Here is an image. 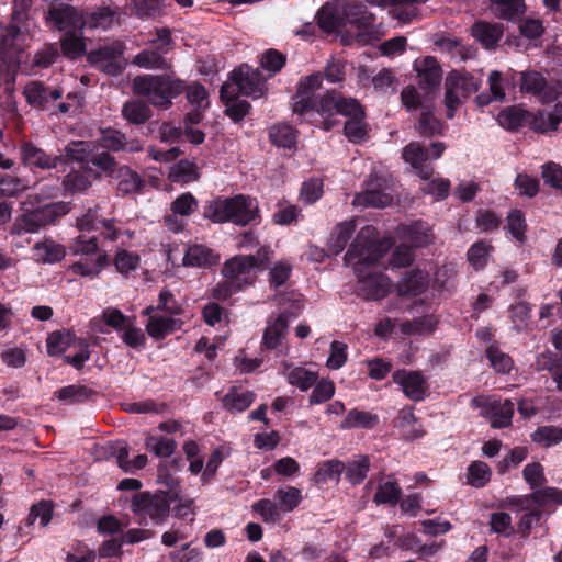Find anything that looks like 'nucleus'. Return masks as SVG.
Segmentation results:
<instances>
[{"mask_svg":"<svg viewBox=\"0 0 562 562\" xmlns=\"http://www.w3.org/2000/svg\"><path fill=\"white\" fill-rule=\"evenodd\" d=\"M132 87L135 94L146 98L151 105L160 110H167L171 105V100L184 89L180 79L169 75L137 76L133 79Z\"/></svg>","mask_w":562,"mask_h":562,"instance_id":"nucleus-1","label":"nucleus"},{"mask_svg":"<svg viewBox=\"0 0 562 562\" xmlns=\"http://www.w3.org/2000/svg\"><path fill=\"white\" fill-rule=\"evenodd\" d=\"M270 261V250L267 247L258 249L256 255H239L228 259L222 269L225 279L232 280L237 288H244L255 282L257 272Z\"/></svg>","mask_w":562,"mask_h":562,"instance_id":"nucleus-2","label":"nucleus"},{"mask_svg":"<svg viewBox=\"0 0 562 562\" xmlns=\"http://www.w3.org/2000/svg\"><path fill=\"white\" fill-rule=\"evenodd\" d=\"M257 216V207L252 201L244 195L231 199H217L210 203L205 210V217L214 223L233 222L237 225H247Z\"/></svg>","mask_w":562,"mask_h":562,"instance_id":"nucleus-3","label":"nucleus"},{"mask_svg":"<svg viewBox=\"0 0 562 562\" xmlns=\"http://www.w3.org/2000/svg\"><path fill=\"white\" fill-rule=\"evenodd\" d=\"M374 234L375 229L372 226L361 228L346 252L345 261L355 266V269L358 267L366 269V266L382 258L390 245L378 241Z\"/></svg>","mask_w":562,"mask_h":562,"instance_id":"nucleus-4","label":"nucleus"},{"mask_svg":"<svg viewBox=\"0 0 562 562\" xmlns=\"http://www.w3.org/2000/svg\"><path fill=\"white\" fill-rule=\"evenodd\" d=\"M480 82L468 72L451 71L445 81V108L448 119H453L456 111L471 94L479 90Z\"/></svg>","mask_w":562,"mask_h":562,"instance_id":"nucleus-5","label":"nucleus"},{"mask_svg":"<svg viewBox=\"0 0 562 562\" xmlns=\"http://www.w3.org/2000/svg\"><path fill=\"white\" fill-rule=\"evenodd\" d=\"M67 206L63 203H52L38 209L26 211L18 216L11 226V234L21 236L34 234L42 227L54 223L59 216L67 213Z\"/></svg>","mask_w":562,"mask_h":562,"instance_id":"nucleus-6","label":"nucleus"},{"mask_svg":"<svg viewBox=\"0 0 562 562\" xmlns=\"http://www.w3.org/2000/svg\"><path fill=\"white\" fill-rule=\"evenodd\" d=\"M170 502L171 498L166 492H142L132 497L131 508L140 518L148 517L155 524H161L169 516Z\"/></svg>","mask_w":562,"mask_h":562,"instance_id":"nucleus-7","label":"nucleus"},{"mask_svg":"<svg viewBox=\"0 0 562 562\" xmlns=\"http://www.w3.org/2000/svg\"><path fill=\"white\" fill-rule=\"evenodd\" d=\"M124 48L123 43L114 42L90 52L87 59L102 72L117 76L126 66V60L123 57Z\"/></svg>","mask_w":562,"mask_h":562,"instance_id":"nucleus-8","label":"nucleus"},{"mask_svg":"<svg viewBox=\"0 0 562 562\" xmlns=\"http://www.w3.org/2000/svg\"><path fill=\"white\" fill-rule=\"evenodd\" d=\"M229 80V83L236 89V93L240 92L254 99L263 97L267 91L265 78L260 71L246 64L232 71Z\"/></svg>","mask_w":562,"mask_h":562,"instance_id":"nucleus-9","label":"nucleus"},{"mask_svg":"<svg viewBox=\"0 0 562 562\" xmlns=\"http://www.w3.org/2000/svg\"><path fill=\"white\" fill-rule=\"evenodd\" d=\"M358 276L357 293L364 300H382L391 291L392 282L389 277L381 272L366 271V269L356 268Z\"/></svg>","mask_w":562,"mask_h":562,"instance_id":"nucleus-10","label":"nucleus"},{"mask_svg":"<svg viewBox=\"0 0 562 562\" xmlns=\"http://www.w3.org/2000/svg\"><path fill=\"white\" fill-rule=\"evenodd\" d=\"M473 406L481 408V415L490 418L492 428H506L510 426L514 415V404L506 400L499 403L486 396H477L472 400Z\"/></svg>","mask_w":562,"mask_h":562,"instance_id":"nucleus-11","label":"nucleus"},{"mask_svg":"<svg viewBox=\"0 0 562 562\" xmlns=\"http://www.w3.org/2000/svg\"><path fill=\"white\" fill-rule=\"evenodd\" d=\"M520 91L532 94L541 103H550L558 99V87L550 85L546 78L536 70H527L520 74Z\"/></svg>","mask_w":562,"mask_h":562,"instance_id":"nucleus-12","label":"nucleus"},{"mask_svg":"<svg viewBox=\"0 0 562 562\" xmlns=\"http://www.w3.org/2000/svg\"><path fill=\"white\" fill-rule=\"evenodd\" d=\"M26 35L18 27L10 26L0 42V59L9 67L19 66L24 58V42Z\"/></svg>","mask_w":562,"mask_h":562,"instance_id":"nucleus-13","label":"nucleus"},{"mask_svg":"<svg viewBox=\"0 0 562 562\" xmlns=\"http://www.w3.org/2000/svg\"><path fill=\"white\" fill-rule=\"evenodd\" d=\"M322 82L323 75L321 72L312 74L300 80L293 103L295 113L304 114L314 109V93L322 88Z\"/></svg>","mask_w":562,"mask_h":562,"instance_id":"nucleus-14","label":"nucleus"},{"mask_svg":"<svg viewBox=\"0 0 562 562\" xmlns=\"http://www.w3.org/2000/svg\"><path fill=\"white\" fill-rule=\"evenodd\" d=\"M48 16L56 29L67 34L82 30L87 23L85 18L70 5L52 8L48 12Z\"/></svg>","mask_w":562,"mask_h":562,"instance_id":"nucleus-15","label":"nucleus"},{"mask_svg":"<svg viewBox=\"0 0 562 562\" xmlns=\"http://www.w3.org/2000/svg\"><path fill=\"white\" fill-rule=\"evenodd\" d=\"M392 378L409 400L420 401L424 398L426 380L419 371L397 370L393 373Z\"/></svg>","mask_w":562,"mask_h":562,"instance_id":"nucleus-16","label":"nucleus"},{"mask_svg":"<svg viewBox=\"0 0 562 562\" xmlns=\"http://www.w3.org/2000/svg\"><path fill=\"white\" fill-rule=\"evenodd\" d=\"M418 77V86L424 90H435L442 78V69L436 58L428 56L415 65Z\"/></svg>","mask_w":562,"mask_h":562,"instance_id":"nucleus-17","label":"nucleus"},{"mask_svg":"<svg viewBox=\"0 0 562 562\" xmlns=\"http://www.w3.org/2000/svg\"><path fill=\"white\" fill-rule=\"evenodd\" d=\"M21 155L24 164L40 169H53L60 162H64L61 156L47 154L44 149L36 147L32 143H25L21 146Z\"/></svg>","mask_w":562,"mask_h":562,"instance_id":"nucleus-18","label":"nucleus"},{"mask_svg":"<svg viewBox=\"0 0 562 562\" xmlns=\"http://www.w3.org/2000/svg\"><path fill=\"white\" fill-rule=\"evenodd\" d=\"M429 285V273L419 268L413 269L404 274L398 281L396 289L398 295L416 296L424 293Z\"/></svg>","mask_w":562,"mask_h":562,"instance_id":"nucleus-19","label":"nucleus"},{"mask_svg":"<svg viewBox=\"0 0 562 562\" xmlns=\"http://www.w3.org/2000/svg\"><path fill=\"white\" fill-rule=\"evenodd\" d=\"M23 94L27 103L33 106L46 109L49 102L55 101L61 97L58 89H48L40 81H32L24 88Z\"/></svg>","mask_w":562,"mask_h":562,"instance_id":"nucleus-20","label":"nucleus"},{"mask_svg":"<svg viewBox=\"0 0 562 562\" xmlns=\"http://www.w3.org/2000/svg\"><path fill=\"white\" fill-rule=\"evenodd\" d=\"M236 89L229 82L221 88V98L226 102V114L235 122L241 121L250 110V103L246 100L235 99Z\"/></svg>","mask_w":562,"mask_h":562,"instance_id":"nucleus-21","label":"nucleus"},{"mask_svg":"<svg viewBox=\"0 0 562 562\" xmlns=\"http://www.w3.org/2000/svg\"><path fill=\"white\" fill-rule=\"evenodd\" d=\"M472 35L485 48H494L498 41L502 38L504 27L499 23H490L486 21H479L472 25Z\"/></svg>","mask_w":562,"mask_h":562,"instance_id":"nucleus-22","label":"nucleus"},{"mask_svg":"<svg viewBox=\"0 0 562 562\" xmlns=\"http://www.w3.org/2000/svg\"><path fill=\"white\" fill-rule=\"evenodd\" d=\"M337 108L338 101L336 91H327L319 98L318 102L315 101V106L313 110H315L323 119L322 125L324 130L328 131L338 124V120L335 119V116L338 114Z\"/></svg>","mask_w":562,"mask_h":562,"instance_id":"nucleus-23","label":"nucleus"},{"mask_svg":"<svg viewBox=\"0 0 562 562\" xmlns=\"http://www.w3.org/2000/svg\"><path fill=\"white\" fill-rule=\"evenodd\" d=\"M218 262V256L202 245H193L188 248L183 257L187 267L207 268Z\"/></svg>","mask_w":562,"mask_h":562,"instance_id":"nucleus-24","label":"nucleus"},{"mask_svg":"<svg viewBox=\"0 0 562 562\" xmlns=\"http://www.w3.org/2000/svg\"><path fill=\"white\" fill-rule=\"evenodd\" d=\"M353 221H346L337 224L330 233L327 241L328 251L333 255L340 254L355 233Z\"/></svg>","mask_w":562,"mask_h":562,"instance_id":"nucleus-25","label":"nucleus"},{"mask_svg":"<svg viewBox=\"0 0 562 562\" xmlns=\"http://www.w3.org/2000/svg\"><path fill=\"white\" fill-rule=\"evenodd\" d=\"M32 250L34 259L42 263H54L65 257L64 247L49 239L36 243Z\"/></svg>","mask_w":562,"mask_h":562,"instance_id":"nucleus-26","label":"nucleus"},{"mask_svg":"<svg viewBox=\"0 0 562 562\" xmlns=\"http://www.w3.org/2000/svg\"><path fill=\"white\" fill-rule=\"evenodd\" d=\"M283 374L290 384L297 386L302 391H307L317 381V374L302 367H294L286 362L283 363Z\"/></svg>","mask_w":562,"mask_h":562,"instance_id":"nucleus-27","label":"nucleus"},{"mask_svg":"<svg viewBox=\"0 0 562 562\" xmlns=\"http://www.w3.org/2000/svg\"><path fill=\"white\" fill-rule=\"evenodd\" d=\"M165 54L156 46L144 49L134 57L133 64L148 69H170L171 63L164 57Z\"/></svg>","mask_w":562,"mask_h":562,"instance_id":"nucleus-28","label":"nucleus"},{"mask_svg":"<svg viewBox=\"0 0 562 562\" xmlns=\"http://www.w3.org/2000/svg\"><path fill=\"white\" fill-rule=\"evenodd\" d=\"M417 133L423 137L442 135L445 124L428 108L424 109L415 125Z\"/></svg>","mask_w":562,"mask_h":562,"instance_id":"nucleus-29","label":"nucleus"},{"mask_svg":"<svg viewBox=\"0 0 562 562\" xmlns=\"http://www.w3.org/2000/svg\"><path fill=\"white\" fill-rule=\"evenodd\" d=\"M168 178L177 183L193 182L200 178V169L194 161L182 159L170 167Z\"/></svg>","mask_w":562,"mask_h":562,"instance_id":"nucleus-30","label":"nucleus"},{"mask_svg":"<svg viewBox=\"0 0 562 562\" xmlns=\"http://www.w3.org/2000/svg\"><path fill=\"white\" fill-rule=\"evenodd\" d=\"M85 20L87 21L86 25L91 29L106 30L114 23L121 22V14L115 8L101 7L85 18Z\"/></svg>","mask_w":562,"mask_h":562,"instance_id":"nucleus-31","label":"nucleus"},{"mask_svg":"<svg viewBox=\"0 0 562 562\" xmlns=\"http://www.w3.org/2000/svg\"><path fill=\"white\" fill-rule=\"evenodd\" d=\"M530 117V112L518 106H509L498 113L497 121L501 126L515 131L528 125Z\"/></svg>","mask_w":562,"mask_h":562,"instance_id":"nucleus-32","label":"nucleus"},{"mask_svg":"<svg viewBox=\"0 0 562 562\" xmlns=\"http://www.w3.org/2000/svg\"><path fill=\"white\" fill-rule=\"evenodd\" d=\"M379 423V416L366 411L351 409L340 424L341 429L373 428Z\"/></svg>","mask_w":562,"mask_h":562,"instance_id":"nucleus-33","label":"nucleus"},{"mask_svg":"<svg viewBox=\"0 0 562 562\" xmlns=\"http://www.w3.org/2000/svg\"><path fill=\"white\" fill-rule=\"evenodd\" d=\"M493 14L503 20H513L525 11L524 0H490Z\"/></svg>","mask_w":562,"mask_h":562,"instance_id":"nucleus-34","label":"nucleus"},{"mask_svg":"<svg viewBox=\"0 0 562 562\" xmlns=\"http://www.w3.org/2000/svg\"><path fill=\"white\" fill-rule=\"evenodd\" d=\"M530 497L533 498V505L541 510L562 505V490L553 486H541L532 491Z\"/></svg>","mask_w":562,"mask_h":562,"instance_id":"nucleus-35","label":"nucleus"},{"mask_svg":"<svg viewBox=\"0 0 562 562\" xmlns=\"http://www.w3.org/2000/svg\"><path fill=\"white\" fill-rule=\"evenodd\" d=\"M79 339H76L72 333L54 331L47 337V353L49 356H57L65 352L67 349L77 346Z\"/></svg>","mask_w":562,"mask_h":562,"instance_id":"nucleus-36","label":"nucleus"},{"mask_svg":"<svg viewBox=\"0 0 562 562\" xmlns=\"http://www.w3.org/2000/svg\"><path fill=\"white\" fill-rule=\"evenodd\" d=\"M288 331V317L280 314L277 319L269 324L263 334V344L270 349L277 348Z\"/></svg>","mask_w":562,"mask_h":562,"instance_id":"nucleus-37","label":"nucleus"},{"mask_svg":"<svg viewBox=\"0 0 562 562\" xmlns=\"http://www.w3.org/2000/svg\"><path fill=\"white\" fill-rule=\"evenodd\" d=\"M123 117L132 124H144L151 116L149 106L139 100L128 101L122 109Z\"/></svg>","mask_w":562,"mask_h":562,"instance_id":"nucleus-38","label":"nucleus"},{"mask_svg":"<svg viewBox=\"0 0 562 562\" xmlns=\"http://www.w3.org/2000/svg\"><path fill=\"white\" fill-rule=\"evenodd\" d=\"M115 177L119 180V190L125 194L138 192L144 184L137 172L126 166L117 168Z\"/></svg>","mask_w":562,"mask_h":562,"instance_id":"nucleus-39","label":"nucleus"},{"mask_svg":"<svg viewBox=\"0 0 562 562\" xmlns=\"http://www.w3.org/2000/svg\"><path fill=\"white\" fill-rule=\"evenodd\" d=\"M255 395L249 391H239L232 387L223 397V404L228 411L241 412L248 408L254 402Z\"/></svg>","mask_w":562,"mask_h":562,"instance_id":"nucleus-40","label":"nucleus"},{"mask_svg":"<svg viewBox=\"0 0 562 562\" xmlns=\"http://www.w3.org/2000/svg\"><path fill=\"white\" fill-rule=\"evenodd\" d=\"M340 13L342 20H346L350 24H356L357 27L361 25L367 26L370 23L371 15L362 4L346 2L341 5Z\"/></svg>","mask_w":562,"mask_h":562,"instance_id":"nucleus-41","label":"nucleus"},{"mask_svg":"<svg viewBox=\"0 0 562 562\" xmlns=\"http://www.w3.org/2000/svg\"><path fill=\"white\" fill-rule=\"evenodd\" d=\"M531 440L543 448L558 445L562 441V428L553 425L538 427L531 434Z\"/></svg>","mask_w":562,"mask_h":562,"instance_id":"nucleus-42","label":"nucleus"},{"mask_svg":"<svg viewBox=\"0 0 562 562\" xmlns=\"http://www.w3.org/2000/svg\"><path fill=\"white\" fill-rule=\"evenodd\" d=\"M405 236L415 247L427 246L435 239L431 227L423 222H416L407 227Z\"/></svg>","mask_w":562,"mask_h":562,"instance_id":"nucleus-43","label":"nucleus"},{"mask_svg":"<svg viewBox=\"0 0 562 562\" xmlns=\"http://www.w3.org/2000/svg\"><path fill=\"white\" fill-rule=\"evenodd\" d=\"M177 324L178 321L171 317L150 316L146 325V330L150 337L162 339L176 329Z\"/></svg>","mask_w":562,"mask_h":562,"instance_id":"nucleus-44","label":"nucleus"},{"mask_svg":"<svg viewBox=\"0 0 562 562\" xmlns=\"http://www.w3.org/2000/svg\"><path fill=\"white\" fill-rule=\"evenodd\" d=\"M392 202V198L380 191V190H368L362 193H358L352 204L355 206H372V207H385L386 205H390Z\"/></svg>","mask_w":562,"mask_h":562,"instance_id":"nucleus-45","label":"nucleus"},{"mask_svg":"<svg viewBox=\"0 0 562 562\" xmlns=\"http://www.w3.org/2000/svg\"><path fill=\"white\" fill-rule=\"evenodd\" d=\"M131 11L138 18H156L162 14L164 0H131Z\"/></svg>","mask_w":562,"mask_h":562,"instance_id":"nucleus-46","label":"nucleus"},{"mask_svg":"<svg viewBox=\"0 0 562 562\" xmlns=\"http://www.w3.org/2000/svg\"><path fill=\"white\" fill-rule=\"evenodd\" d=\"M54 503L52 501L43 499L31 506L30 513L26 518V525L32 526L36 519L40 518L42 527H46L53 517Z\"/></svg>","mask_w":562,"mask_h":562,"instance_id":"nucleus-47","label":"nucleus"},{"mask_svg":"<svg viewBox=\"0 0 562 562\" xmlns=\"http://www.w3.org/2000/svg\"><path fill=\"white\" fill-rule=\"evenodd\" d=\"M502 74L498 70H493L488 75V86L491 95H477L476 102L479 105H486L491 101H503L505 99V90L502 83Z\"/></svg>","mask_w":562,"mask_h":562,"instance_id":"nucleus-48","label":"nucleus"},{"mask_svg":"<svg viewBox=\"0 0 562 562\" xmlns=\"http://www.w3.org/2000/svg\"><path fill=\"white\" fill-rule=\"evenodd\" d=\"M270 139L273 144L284 148H291L296 143V133L288 124H278L270 128Z\"/></svg>","mask_w":562,"mask_h":562,"instance_id":"nucleus-49","label":"nucleus"},{"mask_svg":"<svg viewBox=\"0 0 562 562\" xmlns=\"http://www.w3.org/2000/svg\"><path fill=\"white\" fill-rule=\"evenodd\" d=\"M341 21L340 9L336 5L326 4L318 12V25L326 32L335 31Z\"/></svg>","mask_w":562,"mask_h":562,"instance_id":"nucleus-50","label":"nucleus"},{"mask_svg":"<svg viewBox=\"0 0 562 562\" xmlns=\"http://www.w3.org/2000/svg\"><path fill=\"white\" fill-rule=\"evenodd\" d=\"M528 126L537 133L555 131L558 128V122L555 120L554 111H539L536 114L531 113V117L528 120Z\"/></svg>","mask_w":562,"mask_h":562,"instance_id":"nucleus-51","label":"nucleus"},{"mask_svg":"<svg viewBox=\"0 0 562 562\" xmlns=\"http://www.w3.org/2000/svg\"><path fill=\"white\" fill-rule=\"evenodd\" d=\"M274 497L279 509L286 513L296 508L302 499L301 491L294 486L278 490Z\"/></svg>","mask_w":562,"mask_h":562,"instance_id":"nucleus-52","label":"nucleus"},{"mask_svg":"<svg viewBox=\"0 0 562 562\" xmlns=\"http://www.w3.org/2000/svg\"><path fill=\"white\" fill-rule=\"evenodd\" d=\"M109 265V259L106 254H100L95 261L92 263L78 261L75 262L70 270L75 274H79L81 277H97L101 270Z\"/></svg>","mask_w":562,"mask_h":562,"instance_id":"nucleus-53","label":"nucleus"},{"mask_svg":"<svg viewBox=\"0 0 562 562\" xmlns=\"http://www.w3.org/2000/svg\"><path fill=\"white\" fill-rule=\"evenodd\" d=\"M344 469V463L338 460L327 461L316 471L314 480L317 484L325 483L326 481L337 482Z\"/></svg>","mask_w":562,"mask_h":562,"instance_id":"nucleus-54","label":"nucleus"},{"mask_svg":"<svg viewBox=\"0 0 562 562\" xmlns=\"http://www.w3.org/2000/svg\"><path fill=\"white\" fill-rule=\"evenodd\" d=\"M491 469L483 461H474L468 469V483L474 487H483L491 479Z\"/></svg>","mask_w":562,"mask_h":562,"instance_id":"nucleus-55","label":"nucleus"},{"mask_svg":"<svg viewBox=\"0 0 562 562\" xmlns=\"http://www.w3.org/2000/svg\"><path fill=\"white\" fill-rule=\"evenodd\" d=\"M403 158L413 168H418L429 159L428 150L418 142H412L403 149Z\"/></svg>","mask_w":562,"mask_h":562,"instance_id":"nucleus-56","label":"nucleus"},{"mask_svg":"<svg viewBox=\"0 0 562 562\" xmlns=\"http://www.w3.org/2000/svg\"><path fill=\"white\" fill-rule=\"evenodd\" d=\"M91 186L89 177L80 171H71L63 179V187L68 193L83 192Z\"/></svg>","mask_w":562,"mask_h":562,"instance_id":"nucleus-57","label":"nucleus"},{"mask_svg":"<svg viewBox=\"0 0 562 562\" xmlns=\"http://www.w3.org/2000/svg\"><path fill=\"white\" fill-rule=\"evenodd\" d=\"M346 137L353 143L364 139L368 135V125L364 116L349 119L344 126Z\"/></svg>","mask_w":562,"mask_h":562,"instance_id":"nucleus-58","label":"nucleus"},{"mask_svg":"<svg viewBox=\"0 0 562 562\" xmlns=\"http://www.w3.org/2000/svg\"><path fill=\"white\" fill-rule=\"evenodd\" d=\"M292 272V265L285 260H280L273 263L269 270V283L271 286L279 288L283 285L290 278Z\"/></svg>","mask_w":562,"mask_h":562,"instance_id":"nucleus-59","label":"nucleus"},{"mask_svg":"<svg viewBox=\"0 0 562 562\" xmlns=\"http://www.w3.org/2000/svg\"><path fill=\"white\" fill-rule=\"evenodd\" d=\"M370 462L366 456L360 457L358 460L350 462L346 469V476L352 484H358L364 480L369 472Z\"/></svg>","mask_w":562,"mask_h":562,"instance_id":"nucleus-60","label":"nucleus"},{"mask_svg":"<svg viewBox=\"0 0 562 562\" xmlns=\"http://www.w3.org/2000/svg\"><path fill=\"white\" fill-rule=\"evenodd\" d=\"M60 46L63 54L71 59L81 56L86 50L82 38L76 33L68 34L65 38H63Z\"/></svg>","mask_w":562,"mask_h":562,"instance_id":"nucleus-61","label":"nucleus"},{"mask_svg":"<svg viewBox=\"0 0 562 562\" xmlns=\"http://www.w3.org/2000/svg\"><path fill=\"white\" fill-rule=\"evenodd\" d=\"M493 247L485 241H477L468 251V260L476 269L483 268L486 265L487 256Z\"/></svg>","mask_w":562,"mask_h":562,"instance_id":"nucleus-62","label":"nucleus"},{"mask_svg":"<svg viewBox=\"0 0 562 562\" xmlns=\"http://www.w3.org/2000/svg\"><path fill=\"white\" fill-rule=\"evenodd\" d=\"M99 144L102 148L108 150H123L125 145V135L120 131L109 128L102 132L101 137L99 138Z\"/></svg>","mask_w":562,"mask_h":562,"instance_id":"nucleus-63","label":"nucleus"},{"mask_svg":"<svg viewBox=\"0 0 562 562\" xmlns=\"http://www.w3.org/2000/svg\"><path fill=\"white\" fill-rule=\"evenodd\" d=\"M542 179L546 184L555 190H562V167L555 162H548L542 166Z\"/></svg>","mask_w":562,"mask_h":562,"instance_id":"nucleus-64","label":"nucleus"}]
</instances>
